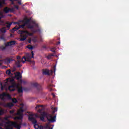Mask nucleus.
<instances>
[{
  "label": "nucleus",
  "instance_id": "obj_44",
  "mask_svg": "<svg viewBox=\"0 0 129 129\" xmlns=\"http://www.w3.org/2000/svg\"><path fill=\"white\" fill-rule=\"evenodd\" d=\"M18 4L19 5H22V2H21L20 1H18Z\"/></svg>",
  "mask_w": 129,
  "mask_h": 129
},
{
  "label": "nucleus",
  "instance_id": "obj_2",
  "mask_svg": "<svg viewBox=\"0 0 129 129\" xmlns=\"http://www.w3.org/2000/svg\"><path fill=\"white\" fill-rule=\"evenodd\" d=\"M2 119L4 122L0 121V125L3 126L5 124L6 126V129H14L13 127H15L17 129H21L22 125H23V123L22 122H20L19 123L17 122L9 120L8 117H6L4 118H2Z\"/></svg>",
  "mask_w": 129,
  "mask_h": 129
},
{
  "label": "nucleus",
  "instance_id": "obj_47",
  "mask_svg": "<svg viewBox=\"0 0 129 129\" xmlns=\"http://www.w3.org/2000/svg\"><path fill=\"white\" fill-rule=\"evenodd\" d=\"M2 65H3V63L2 62H0V66H2Z\"/></svg>",
  "mask_w": 129,
  "mask_h": 129
},
{
  "label": "nucleus",
  "instance_id": "obj_26",
  "mask_svg": "<svg viewBox=\"0 0 129 129\" xmlns=\"http://www.w3.org/2000/svg\"><path fill=\"white\" fill-rule=\"evenodd\" d=\"M27 48L29 49V50H33L34 49V47L33 46L29 45L27 46Z\"/></svg>",
  "mask_w": 129,
  "mask_h": 129
},
{
  "label": "nucleus",
  "instance_id": "obj_32",
  "mask_svg": "<svg viewBox=\"0 0 129 129\" xmlns=\"http://www.w3.org/2000/svg\"><path fill=\"white\" fill-rule=\"evenodd\" d=\"M18 112H20V113H23V112H24V109H20Z\"/></svg>",
  "mask_w": 129,
  "mask_h": 129
},
{
  "label": "nucleus",
  "instance_id": "obj_6",
  "mask_svg": "<svg viewBox=\"0 0 129 129\" xmlns=\"http://www.w3.org/2000/svg\"><path fill=\"white\" fill-rule=\"evenodd\" d=\"M34 127L35 129H53V127L50 126V124L46 123L44 125H40L38 124L35 123L34 125Z\"/></svg>",
  "mask_w": 129,
  "mask_h": 129
},
{
  "label": "nucleus",
  "instance_id": "obj_25",
  "mask_svg": "<svg viewBox=\"0 0 129 129\" xmlns=\"http://www.w3.org/2000/svg\"><path fill=\"white\" fill-rule=\"evenodd\" d=\"M15 110H12L10 111V113H11V114H13V115H15V114H17V113L15 114Z\"/></svg>",
  "mask_w": 129,
  "mask_h": 129
},
{
  "label": "nucleus",
  "instance_id": "obj_28",
  "mask_svg": "<svg viewBox=\"0 0 129 129\" xmlns=\"http://www.w3.org/2000/svg\"><path fill=\"white\" fill-rule=\"evenodd\" d=\"M12 102H13V103H17V102H18V100L16 98L12 99Z\"/></svg>",
  "mask_w": 129,
  "mask_h": 129
},
{
  "label": "nucleus",
  "instance_id": "obj_35",
  "mask_svg": "<svg viewBox=\"0 0 129 129\" xmlns=\"http://www.w3.org/2000/svg\"><path fill=\"white\" fill-rule=\"evenodd\" d=\"M6 46H2L1 47V49H2V50H6Z\"/></svg>",
  "mask_w": 129,
  "mask_h": 129
},
{
  "label": "nucleus",
  "instance_id": "obj_8",
  "mask_svg": "<svg viewBox=\"0 0 129 129\" xmlns=\"http://www.w3.org/2000/svg\"><path fill=\"white\" fill-rule=\"evenodd\" d=\"M36 109H38V112H39V113H42V112H44V111H45V108L44 107V106L42 105H38L36 107Z\"/></svg>",
  "mask_w": 129,
  "mask_h": 129
},
{
  "label": "nucleus",
  "instance_id": "obj_12",
  "mask_svg": "<svg viewBox=\"0 0 129 129\" xmlns=\"http://www.w3.org/2000/svg\"><path fill=\"white\" fill-rule=\"evenodd\" d=\"M32 86L34 87H36L38 90H42L43 88H42V86L38 84V83H33L32 84Z\"/></svg>",
  "mask_w": 129,
  "mask_h": 129
},
{
  "label": "nucleus",
  "instance_id": "obj_33",
  "mask_svg": "<svg viewBox=\"0 0 129 129\" xmlns=\"http://www.w3.org/2000/svg\"><path fill=\"white\" fill-rule=\"evenodd\" d=\"M28 28L29 29H33L34 28V26H33V25L29 24V26H28Z\"/></svg>",
  "mask_w": 129,
  "mask_h": 129
},
{
  "label": "nucleus",
  "instance_id": "obj_53",
  "mask_svg": "<svg viewBox=\"0 0 129 129\" xmlns=\"http://www.w3.org/2000/svg\"><path fill=\"white\" fill-rule=\"evenodd\" d=\"M50 91H52V89H50Z\"/></svg>",
  "mask_w": 129,
  "mask_h": 129
},
{
  "label": "nucleus",
  "instance_id": "obj_4",
  "mask_svg": "<svg viewBox=\"0 0 129 129\" xmlns=\"http://www.w3.org/2000/svg\"><path fill=\"white\" fill-rule=\"evenodd\" d=\"M41 116L46 117L49 122H55L56 121V115L53 116L52 115L49 114L45 111L41 113Z\"/></svg>",
  "mask_w": 129,
  "mask_h": 129
},
{
  "label": "nucleus",
  "instance_id": "obj_21",
  "mask_svg": "<svg viewBox=\"0 0 129 129\" xmlns=\"http://www.w3.org/2000/svg\"><path fill=\"white\" fill-rule=\"evenodd\" d=\"M0 32L2 33H6L7 30H6V27H3L2 28L0 29Z\"/></svg>",
  "mask_w": 129,
  "mask_h": 129
},
{
  "label": "nucleus",
  "instance_id": "obj_46",
  "mask_svg": "<svg viewBox=\"0 0 129 129\" xmlns=\"http://www.w3.org/2000/svg\"><path fill=\"white\" fill-rule=\"evenodd\" d=\"M35 116H36V117H39V115L38 114H36V115H35Z\"/></svg>",
  "mask_w": 129,
  "mask_h": 129
},
{
  "label": "nucleus",
  "instance_id": "obj_49",
  "mask_svg": "<svg viewBox=\"0 0 129 129\" xmlns=\"http://www.w3.org/2000/svg\"><path fill=\"white\" fill-rule=\"evenodd\" d=\"M59 44H60V42H58L57 43V45H59Z\"/></svg>",
  "mask_w": 129,
  "mask_h": 129
},
{
  "label": "nucleus",
  "instance_id": "obj_52",
  "mask_svg": "<svg viewBox=\"0 0 129 129\" xmlns=\"http://www.w3.org/2000/svg\"><path fill=\"white\" fill-rule=\"evenodd\" d=\"M16 24H19V22H16Z\"/></svg>",
  "mask_w": 129,
  "mask_h": 129
},
{
  "label": "nucleus",
  "instance_id": "obj_9",
  "mask_svg": "<svg viewBox=\"0 0 129 129\" xmlns=\"http://www.w3.org/2000/svg\"><path fill=\"white\" fill-rule=\"evenodd\" d=\"M0 96H2V99L5 100V97H7L8 99H12V96L6 93H3Z\"/></svg>",
  "mask_w": 129,
  "mask_h": 129
},
{
  "label": "nucleus",
  "instance_id": "obj_50",
  "mask_svg": "<svg viewBox=\"0 0 129 129\" xmlns=\"http://www.w3.org/2000/svg\"><path fill=\"white\" fill-rule=\"evenodd\" d=\"M0 129H4V128L0 127Z\"/></svg>",
  "mask_w": 129,
  "mask_h": 129
},
{
  "label": "nucleus",
  "instance_id": "obj_13",
  "mask_svg": "<svg viewBox=\"0 0 129 129\" xmlns=\"http://www.w3.org/2000/svg\"><path fill=\"white\" fill-rule=\"evenodd\" d=\"M18 116L15 117V119H23L24 117V114L23 113H20V112H17L16 113Z\"/></svg>",
  "mask_w": 129,
  "mask_h": 129
},
{
  "label": "nucleus",
  "instance_id": "obj_3",
  "mask_svg": "<svg viewBox=\"0 0 129 129\" xmlns=\"http://www.w3.org/2000/svg\"><path fill=\"white\" fill-rule=\"evenodd\" d=\"M6 74L9 75L11 78L10 79H13L15 81V79H17V80H20L21 83H22V74L20 72H17L16 73L13 74L12 73V71L11 70H8L6 71Z\"/></svg>",
  "mask_w": 129,
  "mask_h": 129
},
{
  "label": "nucleus",
  "instance_id": "obj_41",
  "mask_svg": "<svg viewBox=\"0 0 129 129\" xmlns=\"http://www.w3.org/2000/svg\"><path fill=\"white\" fill-rule=\"evenodd\" d=\"M10 2H12V4L14 5V2H15V1H19V0H10Z\"/></svg>",
  "mask_w": 129,
  "mask_h": 129
},
{
  "label": "nucleus",
  "instance_id": "obj_42",
  "mask_svg": "<svg viewBox=\"0 0 129 129\" xmlns=\"http://www.w3.org/2000/svg\"><path fill=\"white\" fill-rule=\"evenodd\" d=\"M49 87H53V86H54V85H52V84H50L48 85Z\"/></svg>",
  "mask_w": 129,
  "mask_h": 129
},
{
  "label": "nucleus",
  "instance_id": "obj_19",
  "mask_svg": "<svg viewBox=\"0 0 129 129\" xmlns=\"http://www.w3.org/2000/svg\"><path fill=\"white\" fill-rule=\"evenodd\" d=\"M20 62H21V61L17 60V62H16V65H17L18 68H20V67H22V65H21Z\"/></svg>",
  "mask_w": 129,
  "mask_h": 129
},
{
  "label": "nucleus",
  "instance_id": "obj_17",
  "mask_svg": "<svg viewBox=\"0 0 129 129\" xmlns=\"http://www.w3.org/2000/svg\"><path fill=\"white\" fill-rule=\"evenodd\" d=\"M3 11L5 14H9V13H10V8H9V7H5Z\"/></svg>",
  "mask_w": 129,
  "mask_h": 129
},
{
  "label": "nucleus",
  "instance_id": "obj_5",
  "mask_svg": "<svg viewBox=\"0 0 129 129\" xmlns=\"http://www.w3.org/2000/svg\"><path fill=\"white\" fill-rule=\"evenodd\" d=\"M33 35H34L33 33H30L27 30H22L21 31V38L20 39V41L22 42L25 41L28 36H33Z\"/></svg>",
  "mask_w": 129,
  "mask_h": 129
},
{
  "label": "nucleus",
  "instance_id": "obj_27",
  "mask_svg": "<svg viewBox=\"0 0 129 129\" xmlns=\"http://www.w3.org/2000/svg\"><path fill=\"white\" fill-rule=\"evenodd\" d=\"M52 109H53L52 110V114H54V113H55V112H56V111H57V108H52Z\"/></svg>",
  "mask_w": 129,
  "mask_h": 129
},
{
  "label": "nucleus",
  "instance_id": "obj_23",
  "mask_svg": "<svg viewBox=\"0 0 129 129\" xmlns=\"http://www.w3.org/2000/svg\"><path fill=\"white\" fill-rule=\"evenodd\" d=\"M50 51H51V52H53V53H55L56 52V47H54L51 48Z\"/></svg>",
  "mask_w": 129,
  "mask_h": 129
},
{
  "label": "nucleus",
  "instance_id": "obj_20",
  "mask_svg": "<svg viewBox=\"0 0 129 129\" xmlns=\"http://www.w3.org/2000/svg\"><path fill=\"white\" fill-rule=\"evenodd\" d=\"M19 29H20V27H18V26H16L15 27L13 28L12 30V33H14V32L15 31H18Z\"/></svg>",
  "mask_w": 129,
  "mask_h": 129
},
{
  "label": "nucleus",
  "instance_id": "obj_30",
  "mask_svg": "<svg viewBox=\"0 0 129 129\" xmlns=\"http://www.w3.org/2000/svg\"><path fill=\"white\" fill-rule=\"evenodd\" d=\"M25 26H26L25 24L21 25L19 26V29L21 28H22L23 29H24L25 28Z\"/></svg>",
  "mask_w": 129,
  "mask_h": 129
},
{
  "label": "nucleus",
  "instance_id": "obj_51",
  "mask_svg": "<svg viewBox=\"0 0 129 129\" xmlns=\"http://www.w3.org/2000/svg\"><path fill=\"white\" fill-rule=\"evenodd\" d=\"M1 20H2V17H0V21H1Z\"/></svg>",
  "mask_w": 129,
  "mask_h": 129
},
{
  "label": "nucleus",
  "instance_id": "obj_40",
  "mask_svg": "<svg viewBox=\"0 0 129 129\" xmlns=\"http://www.w3.org/2000/svg\"><path fill=\"white\" fill-rule=\"evenodd\" d=\"M15 71H16V70H12L11 72V73H13V74H14V73H15Z\"/></svg>",
  "mask_w": 129,
  "mask_h": 129
},
{
  "label": "nucleus",
  "instance_id": "obj_22",
  "mask_svg": "<svg viewBox=\"0 0 129 129\" xmlns=\"http://www.w3.org/2000/svg\"><path fill=\"white\" fill-rule=\"evenodd\" d=\"M16 10H15V8H12L11 9L9 8V12H10V13H14Z\"/></svg>",
  "mask_w": 129,
  "mask_h": 129
},
{
  "label": "nucleus",
  "instance_id": "obj_31",
  "mask_svg": "<svg viewBox=\"0 0 129 129\" xmlns=\"http://www.w3.org/2000/svg\"><path fill=\"white\" fill-rule=\"evenodd\" d=\"M40 120H41L42 121H44L45 120V117L41 116L40 117Z\"/></svg>",
  "mask_w": 129,
  "mask_h": 129
},
{
  "label": "nucleus",
  "instance_id": "obj_18",
  "mask_svg": "<svg viewBox=\"0 0 129 129\" xmlns=\"http://www.w3.org/2000/svg\"><path fill=\"white\" fill-rule=\"evenodd\" d=\"M0 1V8H3V5H5L6 4V0H1Z\"/></svg>",
  "mask_w": 129,
  "mask_h": 129
},
{
  "label": "nucleus",
  "instance_id": "obj_11",
  "mask_svg": "<svg viewBox=\"0 0 129 129\" xmlns=\"http://www.w3.org/2000/svg\"><path fill=\"white\" fill-rule=\"evenodd\" d=\"M53 70H43V74L44 75H52L53 74Z\"/></svg>",
  "mask_w": 129,
  "mask_h": 129
},
{
  "label": "nucleus",
  "instance_id": "obj_43",
  "mask_svg": "<svg viewBox=\"0 0 129 129\" xmlns=\"http://www.w3.org/2000/svg\"><path fill=\"white\" fill-rule=\"evenodd\" d=\"M53 70H54V72H55V71H56V67L55 66L53 67Z\"/></svg>",
  "mask_w": 129,
  "mask_h": 129
},
{
  "label": "nucleus",
  "instance_id": "obj_15",
  "mask_svg": "<svg viewBox=\"0 0 129 129\" xmlns=\"http://www.w3.org/2000/svg\"><path fill=\"white\" fill-rule=\"evenodd\" d=\"M28 119L30 120V121H32V122L34 123V124H35L37 122L36 118L33 117V116H29Z\"/></svg>",
  "mask_w": 129,
  "mask_h": 129
},
{
  "label": "nucleus",
  "instance_id": "obj_29",
  "mask_svg": "<svg viewBox=\"0 0 129 129\" xmlns=\"http://www.w3.org/2000/svg\"><path fill=\"white\" fill-rule=\"evenodd\" d=\"M5 113V112L4 111V109H0V115H2Z\"/></svg>",
  "mask_w": 129,
  "mask_h": 129
},
{
  "label": "nucleus",
  "instance_id": "obj_39",
  "mask_svg": "<svg viewBox=\"0 0 129 129\" xmlns=\"http://www.w3.org/2000/svg\"><path fill=\"white\" fill-rule=\"evenodd\" d=\"M20 59H21V56H17V60H18V61H20Z\"/></svg>",
  "mask_w": 129,
  "mask_h": 129
},
{
  "label": "nucleus",
  "instance_id": "obj_34",
  "mask_svg": "<svg viewBox=\"0 0 129 129\" xmlns=\"http://www.w3.org/2000/svg\"><path fill=\"white\" fill-rule=\"evenodd\" d=\"M11 26H12V24L10 23L9 24H8L6 27L7 28H10L11 27Z\"/></svg>",
  "mask_w": 129,
  "mask_h": 129
},
{
  "label": "nucleus",
  "instance_id": "obj_10",
  "mask_svg": "<svg viewBox=\"0 0 129 129\" xmlns=\"http://www.w3.org/2000/svg\"><path fill=\"white\" fill-rule=\"evenodd\" d=\"M16 41L15 40H12L10 42H8L5 43V47H12L14 45H16Z\"/></svg>",
  "mask_w": 129,
  "mask_h": 129
},
{
  "label": "nucleus",
  "instance_id": "obj_36",
  "mask_svg": "<svg viewBox=\"0 0 129 129\" xmlns=\"http://www.w3.org/2000/svg\"><path fill=\"white\" fill-rule=\"evenodd\" d=\"M52 56H54V55L52 54L51 55H48L47 56V58L48 59H51V58H52Z\"/></svg>",
  "mask_w": 129,
  "mask_h": 129
},
{
  "label": "nucleus",
  "instance_id": "obj_1",
  "mask_svg": "<svg viewBox=\"0 0 129 129\" xmlns=\"http://www.w3.org/2000/svg\"><path fill=\"white\" fill-rule=\"evenodd\" d=\"M9 84H11V85L9 86L8 89L11 92L15 91L16 89H18L19 93H22L23 92V87L20 88V84L15 82L14 79L11 78L7 79L5 84L1 83V90H4L5 87H6V86L7 85H9Z\"/></svg>",
  "mask_w": 129,
  "mask_h": 129
},
{
  "label": "nucleus",
  "instance_id": "obj_45",
  "mask_svg": "<svg viewBox=\"0 0 129 129\" xmlns=\"http://www.w3.org/2000/svg\"><path fill=\"white\" fill-rule=\"evenodd\" d=\"M31 42H32V40L31 39H29L28 41L29 43H31Z\"/></svg>",
  "mask_w": 129,
  "mask_h": 129
},
{
  "label": "nucleus",
  "instance_id": "obj_7",
  "mask_svg": "<svg viewBox=\"0 0 129 129\" xmlns=\"http://www.w3.org/2000/svg\"><path fill=\"white\" fill-rule=\"evenodd\" d=\"M34 55L35 54L34 53V51L31 52V53H27L26 57L24 56L22 59H24L25 61H23V59H22L21 61L23 63H25V61H28V62H31V59L32 58H34Z\"/></svg>",
  "mask_w": 129,
  "mask_h": 129
},
{
  "label": "nucleus",
  "instance_id": "obj_24",
  "mask_svg": "<svg viewBox=\"0 0 129 129\" xmlns=\"http://www.w3.org/2000/svg\"><path fill=\"white\" fill-rule=\"evenodd\" d=\"M30 22H31V19H26L25 20V24H28L30 23Z\"/></svg>",
  "mask_w": 129,
  "mask_h": 129
},
{
  "label": "nucleus",
  "instance_id": "obj_37",
  "mask_svg": "<svg viewBox=\"0 0 129 129\" xmlns=\"http://www.w3.org/2000/svg\"><path fill=\"white\" fill-rule=\"evenodd\" d=\"M14 8H15V9H17V10H19V6H18V5L14 6Z\"/></svg>",
  "mask_w": 129,
  "mask_h": 129
},
{
  "label": "nucleus",
  "instance_id": "obj_48",
  "mask_svg": "<svg viewBox=\"0 0 129 129\" xmlns=\"http://www.w3.org/2000/svg\"><path fill=\"white\" fill-rule=\"evenodd\" d=\"M52 95H53V97H55V95L54 94H52Z\"/></svg>",
  "mask_w": 129,
  "mask_h": 129
},
{
  "label": "nucleus",
  "instance_id": "obj_16",
  "mask_svg": "<svg viewBox=\"0 0 129 129\" xmlns=\"http://www.w3.org/2000/svg\"><path fill=\"white\" fill-rule=\"evenodd\" d=\"M4 106H5V107H13V106H14V104H13V103H8L5 104Z\"/></svg>",
  "mask_w": 129,
  "mask_h": 129
},
{
  "label": "nucleus",
  "instance_id": "obj_14",
  "mask_svg": "<svg viewBox=\"0 0 129 129\" xmlns=\"http://www.w3.org/2000/svg\"><path fill=\"white\" fill-rule=\"evenodd\" d=\"M3 61L6 64H10L11 61H14V59H13V57H8L4 59Z\"/></svg>",
  "mask_w": 129,
  "mask_h": 129
},
{
  "label": "nucleus",
  "instance_id": "obj_38",
  "mask_svg": "<svg viewBox=\"0 0 129 129\" xmlns=\"http://www.w3.org/2000/svg\"><path fill=\"white\" fill-rule=\"evenodd\" d=\"M0 121H2V122H5L4 121V119H3V118L0 117Z\"/></svg>",
  "mask_w": 129,
  "mask_h": 129
}]
</instances>
